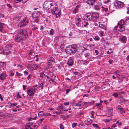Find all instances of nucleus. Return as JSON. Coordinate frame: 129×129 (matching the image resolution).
<instances>
[{
    "label": "nucleus",
    "instance_id": "f257e3e1",
    "mask_svg": "<svg viewBox=\"0 0 129 129\" xmlns=\"http://www.w3.org/2000/svg\"><path fill=\"white\" fill-rule=\"evenodd\" d=\"M14 34L15 40L16 42L21 41L26 39L28 36V32L26 30L23 29L16 31Z\"/></svg>",
    "mask_w": 129,
    "mask_h": 129
},
{
    "label": "nucleus",
    "instance_id": "f03ea898",
    "mask_svg": "<svg viewBox=\"0 0 129 129\" xmlns=\"http://www.w3.org/2000/svg\"><path fill=\"white\" fill-rule=\"evenodd\" d=\"M125 22L126 24H129V17L125 18L124 20H121L118 23V25L117 27H115V28L116 30L122 32L124 31V23Z\"/></svg>",
    "mask_w": 129,
    "mask_h": 129
},
{
    "label": "nucleus",
    "instance_id": "7ed1b4c3",
    "mask_svg": "<svg viewBox=\"0 0 129 129\" xmlns=\"http://www.w3.org/2000/svg\"><path fill=\"white\" fill-rule=\"evenodd\" d=\"M78 48L76 45H72L67 47L65 50V51L69 54L74 53L77 51Z\"/></svg>",
    "mask_w": 129,
    "mask_h": 129
},
{
    "label": "nucleus",
    "instance_id": "20e7f679",
    "mask_svg": "<svg viewBox=\"0 0 129 129\" xmlns=\"http://www.w3.org/2000/svg\"><path fill=\"white\" fill-rule=\"evenodd\" d=\"M36 90V89L34 87H32L27 91V93L29 96H32Z\"/></svg>",
    "mask_w": 129,
    "mask_h": 129
},
{
    "label": "nucleus",
    "instance_id": "39448f33",
    "mask_svg": "<svg viewBox=\"0 0 129 129\" xmlns=\"http://www.w3.org/2000/svg\"><path fill=\"white\" fill-rule=\"evenodd\" d=\"M52 14L55 15L56 17L57 18L59 17L61 15V10L60 9L58 8L55 12L53 11V10Z\"/></svg>",
    "mask_w": 129,
    "mask_h": 129
},
{
    "label": "nucleus",
    "instance_id": "423d86ee",
    "mask_svg": "<svg viewBox=\"0 0 129 129\" xmlns=\"http://www.w3.org/2000/svg\"><path fill=\"white\" fill-rule=\"evenodd\" d=\"M28 23V20L27 18H24L20 23V27L22 26H24Z\"/></svg>",
    "mask_w": 129,
    "mask_h": 129
},
{
    "label": "nucleus",
    "instance_id": "0eeeda50",
    "mask_svg": "<svg viewBox=\"0 0 129 129\" xmlns=\"http://www.w3.org/2000/svg\"><path fill=\"white\" fill-rule=\"evenodd\" d=\"M113 109L111 108H108L106 113V115L110 117V116L112 114Z\"/></svg>",
    "mask_w": 129,
    "mask_h": 129
},
{
    "label": "nucleus",
    "instance_id": "6e6552de",
    "mask_svg": "<svg viewBox=\"0 0 129 129\" xmlns=\"http://www.w3.org/2000/svg\"><path fill=\"white\" fill-rule=\"evenodd\" d=\"M114 5L117 8H120L123 6V3L119 2H115Z\"/></svg>",
    "mask_w": 129,
    "mask_h": 129
},
{
    "label": "nucleus",
    "instance_id": "1a4fd4ad",
    "mask_svg": "<svg viewBox=\"0 0 129 129\" xmlns=\"http://www.w3.org/2000/svg\"><path fill=\"white\" fill-rule=\"evenodd\" d=\"M47 2L44 3V4L43 5V7L46 9V10L47 11H48L50 10V9H51V6L49 5L50 3H48V2L47 3Z\"/></svg>",
    "mask_w": 129,
    "mask_h": 129
},
{
    "label": "nucleus",
    "instance_id": "9d476101",
    "mask_svg": "<svg viewBox=\"0 0 129 129\" xmlns=\"http://www.w3.org/2000/svg\"><path fill=\"white\" fill-rule=\"evenodd\" d=\"M54 59L52 57H51L49 58L48 59V68H51L52 66H50V64H51V63L54 62Z\"/></svg>",
    "mask_w": 129,
    "mask_h": 129
},
{
    "label": "nucleus",
    "instance_id": "9b49d317",
    "mask_svg": "<svg viewBox=\"0 0 129 129\" xmlns=\"http://www.w3.org/2000/svg\"><path fill=\"white\" fill-rule=\"evenodd\" d=\"M75 20L76 25L77 26H79V24L81 22V20L78 16L77 15L76 16Z\"/></svg>",
    "mask_w": 129,
    "mask_h": 129
},
{
    "label": "nucleus",
    "instance_id": "f8f14e48",
    "mask_svg": "<svg viewBox=\"0 0 129 129\" xmlns=\"http://www.w3.org/2000/svg\"><path fill=\"white\" fill-rule=\"evenodd\" d=\"M92 18V21H93L97 20L99 17V15L97 13H94L91 14Z\"/></svg>",
    "mask_w": 129,
    "mask_h": 129
},
{
    "label": "nucleus",
    "instance_id": "ddd939ff",
    "mask_svg": "<svg viewBox=\"0 0 129 129\" xmlns=\"http://www.w3.org/2000/svg\"><path fill=\"white\" fill-rule=\"evenodd\" d=\"M85 19L87 20L92 21V18L91 14L88 13L87 14L85 17Z\"/></svg>",
    "mask_w": 129,
    "mask_h": 129
},
{
    "label": "nucleus",
    "instance_id": "4468645a",
    "mask_svg": "<svg viewBox=\"0 0 129 129\" xmlns=\"http://www.w3.org/2000/svg\"><path fill=\"white\" fill-rule=\"evenodd\" d=\"M51 7V10L53 9L56 8L57 5L54 2H52L49 4Z\"/></svg>",
    "mask_w": 129,
    "mask_h": 129
},
{
    "label": "nucleus",
    "instance_id": "2eb2a0df",
    "mask_svg": "<svg viewBox=\"0 0 129 129\" xmlns=\"http://www.w3.org/2000/svg\"><path fill=\"white\" fill-rule=\"evenodd\" d=\"M92 122V120L90 118H88L84 122L86 124L88 125L91 124Z\"/></svg>",
    "mask_w": 129,
    "mask_h": 129
},
{
    "label": "nucleus",
    "instance_id": "dca6fc26",
    "mask_svg": "<svg viewBox=\"0 0 129 129\" xmlns=\"http://www.w3.org/2000/svg\"><path fill=\"white\" fill-rule=\"evenodd\" d=\"M126 38L125 36H123L121 37L120 40L122 43H126Z\"/></svg>",
    "mask_w": 129,
    "mask_h": 129
},
{
    "label": "nucleus",
    "instance_id": "f3484780",
    "mask_svg": "<svg viewBox=\"0 0 129 129\" xmlns=\"http://www.w3.org/2000/svg\"><path fill=\"white\" fill-rule=\"evenodd\" d=\"M7 76L6 74L5 73H3L0 74V79L3 80L5 79Z\"/></svg>",
    "mask_w": 129,
    "mask_h": 129
},
{
    "label": "nucleus",
    "instance_id": "a211bd4d",
    "mask_svg": "<svg viewBox=\"0 0 129 129\" xmlns=\"http://www.w3.org/2000/svg\"><path fill=\"white\" fill-rule=\"evenodd\" d=\"M102 10L105 12H107L108 10H111L110 8V5L109 4H108V7H104L103 6H102Z\"/></svg>",
    "mask_w": 129,
    "mask_h": 129
},
{
    "label": "nucleus",
    "instance_id": "6ab92c4d",
    "mask_svg": "<svg viewBox=\"0 0 129 129\" xmlns=\"http://www.w3.org/2000/svg\"><path fill=\"white\" fill-rule=\"evenodd\" d=\"M96 0H89L87 1V3L89 5H93Z\"/></svg>",
    "mask_w": 129,
    "mask_h": 129
},
{
    "label": "nucleus",
    "instance_id": "aec40b11",
    "mask_svg": "<svg viewBox=\"0 0 129 129\" xmlns=\"http://www.w3.org/2000/svg\"><path fill=\"white\" fill-rule=\"evenodd\" d=\"M74 62L73 60L72 59L69 60L67 62V64L70 66H72Z\"/></svg>",
    "mask_w": 129,
    "mask_h": 129
},
{
    "label": "nucleus",
    "instance_id": "412c9836",
    "mask_svg": "<svg viewBox=\"0 0 129 129\" xmlns=\"http://www.w3.org/2000/svg\"><path fill=\"white\" fill-rule=\"evenodd\" d=\"M99 26L101 28L105 30L106 29V28L105 25H104L103 24H101L100 22L99 23Z\"/></svg>",
    "mask_w": 129,
    "mask_h": 129
},
{
    "label": "nucleus",
    "instance_id": "4be33fe9",
    "mask_svg": "<svg viewBox=\"0 0 129 129\" xmlns=\"http://www.w3.org/2000/svg\"><path fill=\"white\" fill-rule=\"evenodd\" d=\"M124 93V92H117V93H113L112 95L114 96V97H117L118 96V95L120 94H123Z\"/></svg>",
    "mask_w": 129,
    "mask_h": 129
},
{
    "label": "nucleus",
    "instance_id": "5701e85b",
    "mask_svg": "<svg viewBox=\"0 0 129 129\" xmlns=\"http://www.w3.org/2000/svg\"><path fill=\"white\" fill-rule=\"evenodd\" d=\"M118 109L120 111L121 113H125V112L123 108L121 107H119Z\"/></svg>",
    "mask_w": 129,
    "mask_h": 129
},
{
    "label": "nucleus",
    "instance_id": "b1692460",
    "mask_svg": "<svg viewBox=\"0 0 129 129\" xmlns=\"http://www.w3.org/2000/svg\"><path fill=\"white\" fill-rule=\"evenodd\" d=\"M4 24L0 22V31L2 32L3 30V26Z\"/></svg>",
    "mask_w": 129,
    "mask_h": 129
},
{
    "label": "nucleus",
    "instance_id": "393cba45",
    "mask_svg": "<svg viewBox=\"0 0 129 129\" xmlns=\"http://www.w3.org/2000/svg\"><path fill=\"white\" fill-rule=\"evenodd\" d=\"M63 107L62 105H61L58 107V108L57 109V110L59 111H61V110L63 109Z\"/></svg>",
    "mask_w": 129,
    "mask_h": 129
},
{
    "label": "nucleus",
    "instance_id": "a878e982",
    "mask_svg": "<svg viewBox=\"0 0 129 129\" xmlns=\"http://www.w3.org/2000/svg\"><path fill=\"white\" fill-rule=\"evenodd\" d=\"M32 67L33 68H35V69H37L39 67V66L35 64H33L32 65Z\"/></svg>",
    "mask_w": 129,
    "mask_h": 129
},
{
    "label": "nucleus",
    "instance_id": "bb28decb",
    "mask_svg": "<svg viewBox=\"0 0 129 129\" xmlns=\"http://www.w3.org/2000/svg\"><path fill=\"white\" fill-rule=\"evenodd\" d=\"M39 18L38 17H36L34 18V21L36 23L38 22L39 21Z\"/></svg>",
    "mask_w": 129,
    "mask_h": 129
},
{
    "label": "nucleus",
    "instance_id": "cd10ccee",
    "mask_svg": "<svg viewBox=\"0 0 129 129\" xmlns=\"http://www.w3.org/2000/svg\"><path fill=\"white\" fill-rule=\"evenodd\" d=\"M44 113L42 111H40L38 114V115L39 116H42L43 115H44Z\"/></svg>",
    "mask_w": 129,
    "mask_h": 129
},
{
    "label": "nucleus",
    "instance_id": "c85d7f7f",
    "mask_svg": "<svg viewBox=\"0 0 129 129\" xmlns=\"http://www.w3.org/2000/svg\"><path fill=\"white\" fill-rule=\"evenodd\" d=\"M53 112L54 114L57 115H59L63 113V112H62V111H61L59 112Z\"/></svg>",
    "mask_w": 129,
    "mask_h": 129
},
{
    "label": "nucleus",
    "instance_id": "c756f323",
    "mask_svg": "<svg viewBox=\"0 0 129 129\" xmlns=\"http://www.w3.org/2000/svg\"><path fill=\"white\" fill-rule=\"evenodd\" d=\"M94 8L97 11L99 10L100 9V7L97 5H95Z\"/></svg>",
    "mask_w": 129,
    "mask_h": 129
},
{
    "label": "nucleus",
    "instance_id": "7c9ffc66",
    "mask_svg": "<svg viewBox=\"0 0 129 129\" xmlns=\"http://www.w3.org/2000/svg\"><path fill=\"white\" fill-rule=\"evenodd\" d=\"M103 120L105 122L107 123L111 120V119L110 118L108 119H104Z\"/></svg>",
    "mask_w": 129,
    "mask_h": 129
},
{
    "label": "nucleus",
    "instance_id": "2f4dec72",
    "mask_svg": "<svg viewBox=\"0 0 129 129\" xmlns=\"http://www.w3.org/2000/svg\"><path fill=\"white\" fill-rule=\"evenodd\" d=\"M17 105V104L16 103H14L11 104L10 107H12L14 106H16Z\"/></svg>",
    "mask_w": 129,
    "mask_h": 129
},
{
    "label": "nucleus",
    "instance_id": "473e14b6",
    "mask_svg": "<svg viewBox=\"0 0 129 129\" xmlns=\"http://www.w3.org/2000/svg\"><path fill=\"white\" fill-rule=\"evenodd\" d=\"M88 23L87 22H85L83 23L84 27H86L88 25Z\"/></svg>",
    "mask_w": 129,
    "mask_h": 129
},
{
    "label": "nucleus",
    "instance_id": "72a5a7b5",
    "mask_svg": "<svg viewBox=\"0 0 129 129\" xmlns=\"http://www.w3.org/2000/svg\"><path fill=\"white\" fill-rule=\"evenodd\" d=\"M43 83H42L39 84L38 86V87L39 88L41 87V89H42L43 88Z\"/></svg>",
    "mask_w": 129,
    "mask_h": 129
},
{
    "label": "nucleus",
    "instance_id": "f704fd0d",
    "mask_svg": "<svg viewBox=\"0 0 129 129\" xmlns=\"http://www.w3.org/2000/svg\"><path fill=\"white\" fill-rule=\"evenodd\" d=\"M10 116V115L9 114H7L4 116L3 117L4 118H8Z\"/></svg>",
    "mask_w": 129,
    "mask_h": 129
},
{
    "label": "nucleus",
    "instance_id": "c9c22d12",
    "mask_svg": "<svg viewBox=\"0 0 129 129\" xmlns=\"http://www.w3.org/2000/svg\"><path fill=\"white\" fill-rule=\"evenodd\" d=\"M40 76L41 77H43L45 75L43 72H42L40 74Z\"/></svg>",
    "mask_w": 129,
    "mask_h": 129
},
{
    "label": "nucleus",
    "instance_id": "e433bc0d",
    "mask_svg": "<svg viewBox=\"0 0 129 129\" xmlns=\"http://www.w3.org/2000/svg\"><path fill=\"white\" fill-rule=\"evenodd\" d=\"M25 129H32V128L29 125H27L25 126Z\"/></svg>",
    "mask_w": 129,
    "mask_h": 129
},
{
    "label": "nucleus",
    "instance_id": "4c0bfd02",
    "mask_svg": "<svg viewBox=\"0 0 129 129\" xmlns=\"http://www.w3.org/2000/svg\"><path fill=\"white\" fill-rule=\"evenodd\" d=\"M94 39L96 41H98L99 40L100 38L99 37H98L97 36H95Z\"/></svg>",
    "mask_w": 129,
    "mask_h": 129
},
{
    "label": "nucleus",
    "instance_id": "58836bf2",
    "mask_svg": "<svg viewBox=\"0 0 129 129\" xmlns=\"http://www.w3.org/2000/svg\"><path fill=\"white\" fill-rule=\"evenodd\" d=\"M54 32V30L53 29H51L50 31V34L51 35H53V33Z\"/></svg>",
    "mask_w": 129,
    "mask_h": 129
},
{
    "label": "nucleus",
    "instance_id": "ea45409f",
    "mask_svg": "<svg viewBox=\"0 0 129 129\" xmlns=\"http://www.w3.org/2000/svg\"><path fill=\"white\" fill-rule=\"evenodd\" d=\"M16 74L18 76H22V74L20 73L17 72H16Z\"/></svg>",
    "mask_w": 129,
    "mask_h": 129
},
{
    "label": "nucleus",
    "instance_id": "a19ab883",
    "mask_svg": "<svg viewBox=\"0 0 129 129\" xmlns=\"http://www.w3.org/2000/svg\"><path fill=\"white\" fill-rule=\"evenodd\" d=\"M84 55L85 57L88 58L89 57L88 53H85L84 54Z\"/></svg>",
    "mask_w": 129,
    "mask_h": 129
},
{
    "label": "nucleus",
    "instance_id": "79ce46f5",
    "mask_svg": "<svg viewBox=\"0 0 129 129\" xmlns=\"http://www.w3.org/2000/svg\"><path fill=\"white\" fill-rule=\"evenodd\" d=\"M99 35L101 37L103 36V32L102 31H100L99 32Z\"/></svg>",
    "mask_w": 129,
    "mask_h": 129
},
{
    "label": "nucleus",
    "instance_id": "37998d69",
    "mask_svg": "<svg viewBox=\"0 0 129 129\" xmlns=\"http://www.w3.org/2000/svg\"><path fill=\"white\" fill-rule=\"evenodd\" d=\"M60 129H64V127L62 124H61L60 125Z\"/></svg>",
    "mask_w": 129,
    "mask_h": 129
},
{
    "label": "nucleus",
    "instance_id": "c03bdc74",
    "mask_svg": "<svg viewBox=\"0 0 129 129\" xmlns=\"http://www.w3.org/2000/svg\"><path fill=\"white\" fill-rule=\"evenodd\" d=\"M10 76H13L14 75V73L12 72V71H10Z\"/></svg>",
    "mask_w": 129,
    "mask_h": 129
},
{
    "label": "nucleus",
    "instance_id": "a18cd8bd",
    "mask_svg": "<svg viewBox=\"0 0 129 129\" xmlns=\"http://www.w3.org/2000/svg\"><path fill=\"white\" fill-rule=\"evenodd\" d=\"M71 90V89H67L66 90V94H67Z\"/></svg>",
    "mask_w": 129,
    "mask_h": 129
},
{
    "label": "nucleus",
    "instance_id": "49530a36",
    "mask_svg": "<svg viewBox=\"0 0 129 129\" xmlns=\"http://www.w3.org/2000/svg\"><path fill=\"white\" fill-rule=\"evenodd\" d=\"M51 115L49 113H47L44 114V115L45 116H47L50 115Z\"/></svg>",
    "mask_w": 129,
    "mask_h": 129
},
{
    "label": "nucleus",
    "instance_id": "de8ad7c7",
    "mask_svg": "<svg viewBox=\"0 0 129 129\" xmlns=\"http://www.w3.org/2000/svg\"><path fill=\"white\" fill-rule=\"evenodd\" d=\"M76 105L77 103L74 102L72 104V106L73 107L76 106Z\"/></svg>",
    "mask_w": 129,
    "mask_h": 129
},
{
    "label": "nucleus",
    "instance_id": "09e8293b",
    "mask_svg": "<svg viewBox=\"0 0 129 129\" xmlns=\"http://www.w3.org/2000/svg\"><path fill=\"white\" fill-rule=\"evenodd\" d=\"M93 126L95 127H96L99 128V127L98 125L96 124H92Z\"/></svg>",
    "mask_w": 129,
    "mask_h": 129
},
{
    "label": "nucleus",
    "instance_id": "8fccbe9b",
    "mask_svg": "<svg viewBox=\"0 0 129 129\" xmlns=\"http://www.w3.org/2000/svg\"><path fill=\"white\" fill-rule=\"evenodd\" d=\"M58 8L57 7H56V8H55L54 9H51V11L52 13V12L53 11H53L55 12L56 11V10H57Z\"/></svg>",
    "mask_w": 129,
    "mask_h": 129
},
{
    "label": "nucleus",
    "instance_id": "3c124183",
    "mask_svg": "<svg viewBox=\"0 0 129 129\" xmlns=\"http://www.w3.org/2000/svg\"><path fill=\"white\" fill-rule=\"evenodd\" d=\"M110 0H106V1H105L104 3L105 4H106L107 3H109V2Z\"/></svg>",
    "mask_w": 129,
    "mask_h": 129
},
{
    "label": "nucleus",
    "instance_id": "603ef678",
    "mask_svg": "<svg viewBox=\"0 0 129 129\" xmlns=\"http://www.w3.org/2000/svg\"><path fill=\"white\" fill-rule=\"evenodd\" d=\"M113 51H108L107 52V54H111L113 52Z\"/></svg>",
    "mask_w": 129,
    "mask_h": 129
},
{
    "label": "nucleus",
    "instance_id": "864d4df0",
    "mask_svg": "<svg viewBox=\"0 0 129 129\" xmlns=\"http://www.w3.org/2000/svg\"><path fill=\"white\" fill-rule=\"evenodd\" d=\"M7 7H9L10 8H11L12 7V6L9 4H7Z\"/></svg>",
    "mask_w": 129,
    "mask_h": 129
},
{
    "label": "nucleus",
    "instance_id": "5fc2aeb1",
    "mask_svg": "<svg viewBox=\"0 0 129 129\" xmlns=\"http://www.w3.org/2000/svg\"><path fill=\"white\" fill-rule=\"evenodd\" d=\"M76 125V124H75V123H73L72 124V127L73 128V127H75Z\"/></svg>",
    "mask_w": 129,
    "mask_h": 129
},
{
    "label": "nucleus",
    "instance_id": "6e6d98bb",
    "mask_svg": "<svg viewBox=\"0 0 129 129\" xmlns=\"http://www.w3.org/2000/svg\"><path fill=\"white\" fill-rule=\"evenodd\" d=\"M4 51L3 49H0V53L1 54L4 52Z\"/></svg>",
    "mask_w": 129,
    "mask_h": 129
},
{
    "label": "nucleus",
    "instance_id": "4d7b16f0",
    "mask_svg": "<svg viewBox=\"0 0 129 129\" xmlns=\"http://www.w3.org/2000/svg\"><path fill=\"white\" fill-rule=\"evenodd\" d=\"M31 75H28L27 78V79L28 80H29L30 78V76Z\"/></svg>",
    "mask_w": 129,
    "mask_h": 129
},
{
    "label": "nucleus",
    "instance_id": "13d9d810",
    "mask_svg": "<svg viewBox=\"0 0 129 129\" xmlns=\"http://www.w3.org/2000/svg\"><path fill=\"white\" fill-rule=\"evenodd\" d=\"M64 104L66 105H68L69 104V103L68 102H66L64 103Z\"/></svg>",
    "mask_w": 129,
    "mask_h": 129
},
{
    "label": "nucleus",
    "instance_id": "bf43d9fd",
    "mask_svg": "<svg viewBox=\"0 0 129 129\" xmlns=\"http://www.w3.org/2000/svg\"><path fill=\"white\" fill-rule=\"evenodd\" d=\"M26 86L25 85H23V90H25V88L26 87Z\"/></svg>",
    "mask_w": 129,
    "mask_h": 129
},
{
    "label": "nucleus",
    "instance_id": "052dcab7",
    "mask_svg": "<svg viewBox=\"0 0 129 129\" xmlns=\"http://www.w3.org/2000/svg\"><path fill=\"white\" fill-rule=\"evenodd\" d=\"M81 106V104H78V103H77V104L76 106L80 107Z\"/></svg>",
    "mask_w": 129,
    "mask_h": 129
},
{
    "label": "nucleus",
    "instance_id": "680f3d73",
    "mask_svg": "<svg viewBox=\"0 0 129 129\" xmlns=\"http://www.w3.org/2000/svg\"><path fill=\"white\" fill-rule=\"evenodd\" d=\"M119 72L118 71H115L113 73H114L117 74L119 73Z\"/></svg>",
    "mask_w": 129,
    "mask_h": 129
},
{
    "label": "nucleus",
    "instance_id": "e2e57ef3",
    "mask_svg": "<svg viewBox=\"0 0 129 129\" xmlns=\"http://www.w3.org/2000/svg\"><path fill=\"white\" fill-rule=\"evenodd\" d=\"M4 17V15L3 14H0V17Z\"/></svg>",
    "mask_w": 129,
    "mask_h": 129
},
{
    "label": "nucleus",
    "instance_id": "0e129e2a",
    "mask_svg": "<svg viewBox=\"0 0 129 129\" xmlns=\"http://www.w3.org/2000/svg\"><path fill=\"white\" fill-rule=\"evenodd\" d=\"M22 2L23 3H25L28 0H22Z\"/></svg>",
    "mask_w": 129,
    "mask_h": 129
},
{
    "label": "nucleus",
    "instance_id": "69168bd1",
    "mask_svg": "<svg viewBox=\"0 0 129 129\" xmlns=\"http://www.w3.org/2000/svg\"><path fill=\"white\" fill-rule=\"evenodd\" d=\"M95 53H96V55H97L98 54V53H99V52H98V51H97V50H95V52H94Z\"/></svg>",
    "mask_w": 129,
    "mask_h": 129
},
{
    "label": "nucleus",
    "instance_id": "338daca9",
    "mask_svg": "<svg viewBox=\"0 0 129 129\" xmlns=\"http://www.w3.org/2000/svg\"><path fill=\"white\" fill-rule=\"evenodd\" d=\"M28 72H27L26 71H25L24 72V74H26V75H28Z\"/></svg>",
    "mask_w": 129,
    "mask_h": 129
},
{
    "label": "nucleus",
    "instance_id": "774afa93",
    "mask_svg": "<svg viewBox=\"0 0 129 129\" xmlns=\"http://www.w3.org/2000/svg\"><path fill=\"white\" fill-rule=\"evenodd\" d=\"M126 59L127 60L129 61V55H128L126 57Z\"/></svg>",
    "mask_w": 129,
    "mask_h": 129
}]
</instances>
